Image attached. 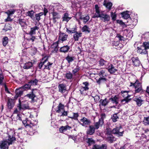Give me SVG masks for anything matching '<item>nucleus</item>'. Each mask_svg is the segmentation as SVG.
Masks as SVG:
<instances>
[{
  "mask_svg": "<svg viewBox=\"0 0 149 149\" xmlns=\"http://www.w3.org/2000/svg\"><path fill=\"white\" fill-rule=\"evenodd\" d=\"M95 12L93 18H95L96 17H100L102 20H103L104 22H108L110 19L109 16L105 13L103 11H100L99 7L97 5H95Z\"/></svg>",
  "mask_w": 149,
  "mask_h": 149,
  "instance_id": "nucleus-1",
  "label": "nucleus"
},
{
  "mask_svg": "<svg viewBox=\"0 0 149 149\" xmlns=\"http://www.w3.org/2000/svg\"><path fill=\"white\" fill-rule=\"evenodd\" d=\"M137 52L141 54H146L148 53L147 49H149V43L148 42H144L142 45L138 47L137 48Z\"/></svg>",
  "mask_w": 149,
  "mask_h": 149,
  "instance_id": "nucleus-2",
  "label": "nucleus"
},
{
  "mask_svg": "<svg viewBox=\"0 0 149 149\" xmlns=\"http://www.w3.org/2000/svg\"><path fill=\"white\" fill-rule=\"evenodd\" d=\"M37 81L36 79L31 80L28 82V84H25L24 86L19 88V89L22 90L23 91H26L30 89L31 86L36 85Z\"/></svg>",
  "mask_w": 149,
  "mask_h": 149,
  "instance_id": "nucleus-3",
  "label": "nucleus"
},
{
  "mask_svg": "<svg viewBox=\"0 0 149 149\" xmlns=\"http://www.w3.org/2000/svg\"><path fill=\"white\" fill-rule=\"evenodd\" d=\"M134 86L135 89V92L136 93L140 92L142 90L141 84L139 82L138 80H136L134 83H131L130 86Z\"/></svg>",
  "mask_w": 149,
  "mask_h": 149,
  "instance_id": "nucleus-4",
  "label": "nucleus"
},
{
  "mask_svg": "<svg viewBox=\"0 0 149 149\" xmlns=\"http://www.w3.org/2000/svg\"><path fill=\"white\" fill-rule=\"evenodd\" d=\"M46 58H43L42 60L44 61L43 62H41L39 65V67L40 68H41L43 65H44L45 66L44 68L49 70V67L52 65V63H50L48 62L47 64H45L46 62H47V58L45 59Z\"/></svg>",
  "mask_w": 149,
  "mask_h": 149,
  "instance_id": "nucleus-5",
  "label": "nucleus"
},
{
  "mask_svg": "<svg viewBox=\"0 0 149 149\" xmlns=\"http://www.w3.org/2000/svg\"><path fill=\"white\" fill-rule=\"evenodd\" d=\"M7 134L8 136V139L7 140L9 141V143H12L16 140L15 137V132L13 130H11L8 132Z\"/></svg>",
  "mask_w": 149,
  "mask_h": 149,
  "instance_id": "nucleus-6",
  "label": "nucleus"
},
{
  "mask_svg": "<svg viewBox=\"0 0 149 149\" xmlns=\"http://www.w3.org/2000/svg\"><path fill=\"white\" fill-rule=\"evenodd\" d=\"M7 140L0 141V148L1 149H8V146L12 144L10 143Z\"/></svg>",
  "mask_w": 149,
  "mask_h": 149,
  "instance_id": "nucleus-7",
  "label": "nucleus"
},
{
  "mask_svg": "<svg viewBox=\"0 0 149 149\" xmlns=\"http://www.w3.org/2000/svg\"><path fill=\"white\" fill-rule=\"evenodd\" d=\"M123 130L121 126L113 129L112 131V133L114 134H116L119 136H122Z\"/></svg>",
  "mask_w": 149,
  "mask_h": 149,
  "instance_id": "nucleus-8",
  "label": "nucleus"
},
{
  "mask_svg": "<svg viewBox=\"0 0 149 149\" xmlns=\"http://www.w3.org/2000/svg\"><path fill=\"white\" fill-rule=\"evenodd\" d=\"M99 75L101 77L97 81V83L100 84L102 80L106 81V79L104 77L107 75L105 70H101L99 73Z\"/></svg>",
  "mask_w": 149,
  "mask_h": 149,
  "instance_id": "nucleus-9",
  "label": "nucleus"
},
{
  "mask_svg": "<svg viewBox=\"0 0 149 149\" xmlns=\"http://www.w3.org/2000/svg\"><path fill=\"white\" fill-rule=\"evenodd\" d=\"M79 124L84 126H86L91 123L90 120L85 117H83L80 120V121H78Z\"/></svg>",
  "mask_w": 149,
  "mask_h": 149,
  "instance_id": "nucleus-10",
  "label": "nucleus"
},
{
  "mask_svg": "<svg viewBox=\"0 0 149 149\" xmlns=\"http://www.w3.org/2000/svg\"><path fill=\"white\" fill-rule=\"evenodd\" d=\"M78 16V17L79 19L83 20V23L85 24L89 20L90 17L89 16L87 15L86 16L81 15L80 13H77V16Z\"/></svg>",
  "mask_w": 149,
  "mask_h": 149,
  "instance_id": "nucleus-11",
  "label": "nucleus"
},
{
  "mask_svg": "<svg viewBox=\"0 0 149 149\" xmlns=\"http://www.w3.org/2000/svg\"><path fill=\"white\" fill-rule=\"evenodd\" d=\"M22 123L26 128H31L32 126H34L37 124V122H36V123H33L32 121L30 123L29 121L26 120H23L22 121Z\"/></svg>",
  "mask_w": 149,
  "mask_h": 149,
  "instance_id": "nucleus-12",
  "label": "nucleus"
},
{
  "mask_svg": "<svg viewBox=\"0 0 149 149\" xmlns=\"http://www.w3.org/2000/svg\"><path fill=\"white\" fill-rule=\"evenodd\" d=\"M68 37V35L65 34L63 33H60L59 34L58 40V41L59 43L60 42H62L67 40Z\"/></svg>",
  "mask_w": 149,
  "mask_h": 149,
  "instance_id": "nucleus-13",
  "label": "nucleus"
},
{
  "mask_svg": "<svg viewBox=\"0 0 149 149\" xmlns=\"http://www.w3.org/2000/svg\"><path fill=\"white\" fill-rule=\"evenodd\" d=\"M132 65L135 67H138L141 64V62L137 57H133L132 58Z\"/></svg>",
  "mask_w": 149,
  "mask_h": 149,
  "instance_id": "nucleus-14",
  "label": "nucleus"
},
{
  "mask_svg": "<svg viewBox=\"0 0 149 149\" xmlns=\"http://www.w3.org/2000/svg\"><path fill=\"white\" fill-rule=\"evenodd\" d=\"M53 18L52 19L54 23H55L57 20L60 18L61 16L58 13L54 11L52 13Z\"/></svg>",
  "mask_w": 149,
  "mask_h": 149,
  "instance_id": "nucleus-15",
  "label": "nucleus"
},
{
  "mask_svg": "<svg viewBox=\"0 0 149 149\" xmlns=\"http://www.w3.org/2000/svg\"><path fill=\"white\" fill-rule=\"evenodd\" d=\"M108 71L111 74H113L117 71V68L112 64H110L107 68Z\"/></svg>",
  "mask_w": 149,
  "mask_h": 149,
  "instance_id": "nucleus-16",
  "label": "nucleus"
},
{
  "mask_svg": "<svg viewBox=\"0 0 149 149\" xmlns=\"http://www.w3.org/2000/svg\"><path fill=\"white\" fill-rule=\"evenodd\" d=\"M59 91L61 93H65L67 91L66 85L64 84H60L58 86Z\"/></svg>",
  "mask_w": 149,
  "mask_h": 149,
  "instance_id": "nucleus-17",
  "label": "nucleus"
},
{
  "mask_svg": "<svg viewBox=\"0 0 149 149\" xmlns=\"http://www.w3.org/2000/svg\"><path fill=\"white\" fill-rule=\"evenodd\" d=\"M17 107L18 108L19 111L21 109H28L29 108V107L26 104H21V102L20 100H19V103L17 106Z\"/></svg>",
  "mask_w": 149,
  "mask_h": 149,
  "instance_id": "nucleus-18",
  "label": "nucleus"
},
{
  "mask_svg": "<svg viewBox=\"0 0 149 149\" xmlns=\"http://www.w3.org/2000/svg\"><path fill=\"white\" fill-rule=\"evenodd\" d=\"M59 42L58 41L54 42L51 46V48L52 49V52H57L58 51V44Z\"/></svg>",
  "mask_w": 149,
  "mask_h": 149,
  "instance_id": "nucleus-19",
  "label": "nucleus"
},
{
  "mask_svg": "<svg viewBox=\"0 0 149 149\" xmlns=\"http://www.w3.org/2000/svg\"><path fill=\"white\" fill-rule=\"evenodd\" d=\"M64 106L61 103H60L55 110L56 112L58 113H62L64 111Z\"/></svg>",
  "mask_w": 149,
  "mask_h": 149,
  "instance_id": "nucleus-20",
  "label": "nucleus"
},
{
  "mask_svg": "<svg viewBox=\"0 0 149 149\" xmlns=\"http://www.w3.org/2000/svg\"><path fill=\"white\" fill-rule=\"evenodd\" d=\"M15 103L14 100L12 99H9L7 102V107L8 109H11L13 108Z\"/></svg>",
  "mask_w": 149,
  "mask_h": 149,
  "instance_id": "nucleus-21",
  "label": "nucleus"
},
{
  "mask_svg": "<svg viewBox=\"0 0 149 149\" xmlns=\"http://www.w3.org/2000/svg\"><path fill=\"white\" fill-rule=\"evenodd\" d=\"M71 17L69 16L68 14L67 13H64L62 17V21L67 23L71 19Z\"/></svg>",
  "mask_w": 149,
  "mask_h": 149,
  "instance_id": "nucleus-22",
  "label": "nucleus"
},
{
  "mask_svg": "<svg viewBox=\"0 0 149 149\" xmlns=\"http://www.w3.org/2000/svg\"><path fill=\"white\" fill-rule=\"evenodd\" d=\"M83 84L85 85V86L82 87L80 90L81 93L82 94L84 93V91L88 90L89 89L88 87V82H84Z\"/></svg>",
  "mask_w": 149,
  "mask_h": 149,
  "instance_id": "nucleus-23",
  "label": "nucleus"
},
{
  "mask_svg": "<svg viewBox=\"0 0 149 149\" xmlns=\"http://www.w3.org/2000/svg\"><path fill=\"white\" fill-rule=\"evenodd\" d=\"M19 89V88L17 89L15 91L16 95L15 96V99H17L18 97L20 96L23 93V90Z\"/></svg>",
  "mask_w": 149,
  "mask_h": 149,
  "instance_id": "nucleus-24",
  "label": "nucleus"
},
{
  "mask_svg": "<svg viewBox=\"0 0 149 149\" xmlns=\"http://www.w3.org/2000/svg\"><path fill=\"white\" fill-rule=\"evenodd\" d=\"M71 127L67 125L65 126H62L59 129V131L61 133H63L67 130H70Z\"/></svg>",
  "mask_w": 149,
  "mask_h": 149,
  "instance_id": "nucleus-25",
  "label": "nucleus"
},
{
  "mask_svg": "<svg viewBox=\"0 0 149 149\" xmlns=\"http://www.w3.org/2000/svg\"><path fill=\"white\" fill-rule=\"evenodd\" d=\"M95 128L93 125L89 126V129L87 132V133L88 134L92 135L95 132Z\"/></svg>",
  "mask_w": 149,
  "mask_h": 149,
  "instance_id": "nucleus-26",
  "label": "nucleus"
},
{
  "mask_svg": "<svg viewBox=\"0 0 149 149\" xmlns=\"http://www.w3.org/2000/svg\"><path fill=\"white\" fill-rule=\"evenodd\" d=\"M93 149H107V146L105 144H102L101 146L95 145L93 146Z\"/></svg>",
  "mask_w": 149,
  "mask_h": 149,
  "instance_id": "nucleus-27",
  "label": "nucleus"
},
{
  "mask_svg": "<svg viewBox=\"0 0 149 149\" xmlns=\"http://www.w3.org/2000/svg\"><path fill=\"white\" fill-rule=\"evenodd\" d=\"M69 49V47L68 45H65L61 47L59 51L61 52L65 53L68 52Z\"/></svg>",
  "mask_w": 149,
  "mask_h": 149,
  "instance_id": "nucleus-28",
  "label": "nucleus"
},
{
  "mask_svg": "<svg viewBox=\"0 0 149 149\" xmlns=\"http://www.w3.org/2000/svg\"><path fill=\"white\" fill-rule=\"evenodd\" d=\"M104 123V121L101 120H99L98 122L94 123V126L95 129H98L100 127L102 126Z\"/></svg>",
  "mask_w": 149,
  "mask_h": 149,
  "instance_id": "nucleus-29",
  "label": "nucleus"
},
{
  "mask_svg": "<svg viewBox=\"0 0 149 149\" xmlns=\"http://www.w3.org/2000/svg\"><path fill=\"white\" fill-rule=\"evenodd\" d=\"M119 97L118 95H116L114 97L110 99L113 103L117 104L118 102Z\"/></svg>",
  "mask_w": 149,
  "mask_h": 149,
  "instance_id": "nucleus-30",
  "label": "nucleus"
},
{
  "mask_svg": "<svg viewBox=\"0 0 149 149\" xmlns=\"http://www.w3.org/2000/svg\"><path fill=\"white\" fill-rule=\"evenodd\" d=\"M134 101L136 102L138 106H141L143 100L141 99L140 97H136L134 98Z\"/></svg>",
  "mask_w": 149,
  "mask_h": 149,
  "instance_id": "nucleus-31",
  "label": "nucleus"
},
{
  "mask_svg": "<svg viewBox=\"0 0 149 149\" xmlns=\"http://www.w3.org/2000/svg\"><path fill=\"white\" fill-rule=\"evenodd\" d=\"M82 33H78L76 32L73 35V38L75 41L78 40L79 38L81 36Z\"/></svg>",
  "mask_w": 149,
  "mask_h": 149,
  "instance_id": "nucleus-32",
  "label": "nucleus"
},
{
  "mask_svg": "<svg viewBox=\"0 0 149 149\" xmlns=\"http://www.w3.org/2000/svg\"><path fill=\"white\" fill-rule=\"evenodd\" d=\"M129 12L128 11H126L122 13L121 14L122 15V17H123L124 19H127L130 17V15L128 13Z\"/></svg>",
  "mask_w": 149,
  "mask_h": 149,
  "instance_id": "nucleus-33",
  "label": "nucleus"
},
{
  "mask_svg": "<svg viewBox=\"0 0 149 149\" xmlns=\"http://www.w3.org/2000/svg\"><path fill=\"white\" fill-rule=\"evenodd\" d=\"M129 91H121L122 95L125 98L128 97V98L130 97V95H129L128 92Z\"/></svg>",
  "mask_w": 149,
  "mask_h": 149,
  "instance_id": "nucleus-34",
  "label": "nucleus"
},
{
  "mask_svg": "<svg viewBox=\"0 0 149 149\" xmlns=\"http://www.w3.org/2000/svg\"><path fill=\"white\" fill-rule=\"evenodd\" d=\"M103 5H104L107 8H108L109 9H110L112 5V4L111 2H106V0H105L104 1L103 3Z\"/></svg>",
  "mask_w": 149,
  "mask_h": 149,
  "instance_id": "nucleus-35",
  "label": "nucleus"
},
{
  "mask_svg": "<svg viewBox=\"0 0 149 149\" xmlns=\"http://www.w3.org/2000/svg\"><path fill=\"white\" fill-rule=\"evenodd\" d=\"M32 63L31 62H28L24 64L23 68L24 69H28L32 66Z\"/></svg>",
  "mask_w": 149,
  "mask_h": 149,
  "instance_id": "nucleus-36",
  "label": "nucleus"
},
{
  "mask_svg": "<svg viewBox=\"0 0 149 149\" xmlns=\"http://www.w3.org/2000/svg\"><path fill=\"white\" fill-rule=\"evenodd\" d=\"M18 23H19L22 27L26 25V21L23 19H19Z\"/></svg>",
  "mask_w": 149,
  "mask_h": 149,
  "instance_id": "nucleus-37",
  "label": "nucleus"
},
{
  "mask_svg": "<svg viewBox=\"0 0 149 149\" xmlns=\"http://www.w3.org/2000/svg\"><path fill=\"white\" fill-rule=\"evenodd\" d=\"M8 39L7 37H4L2 39V44L3 46L5 47L8 43Z\"/></svg>",
  "mask_w": 149,
  "mask_h": 149,
  "instance_id": "nucleus-38",
  "label": "nucleus"
},
{
  "mask_svg": "<svg viewBox=\"0 0 149 149\" xmlns=\"http://www.w3.org/2000/svg\"><path fill=\"white\" fill-rule=\"evenodd\" d=\"M37 29V27L35 26L31 29V31L29 32V34L31 36L36 33V30Z\"/></svg>",
  "mask_w": 149,
  "mask_h": 149,
  "instance_id": "nucleus-39",
  "label": "nucleus"
},
{
  "mask_svg": "<svg viewBox=\"0 0 149 149\" xmlns=\"http://www.w3.org/2000/svg\"><path fill=\"white\" fill-rule=\"evenodd\" d=\"M143 124L145 125H149V117H144L143 122Z\"/></svg>",
  "mask_w": 149,
  "mask_h": 149,
  "instance_id": "nucleus-40",
  "label": "nucleus"
},
{
  "mask_svg": "<svg viewBox=\"0 0 149 149\" xmlns=\"http://www.w3.org/2000/svg\"><path fill=\"white\" fill-rule=\"evenodd\" d=\"M36 90L34 89H33L32 90V93L30 94H28L26 95V96L29 97L30 98H31L33 99V98L35 97V91Z\"/></svg>",
  "mask_w": 149,
  "mask_h": 149,
  "instance_id": "nucleus-41",
  "label": "nucleus"
},
{
  "mask_svg": "<svg viewBox=\"0 0 149 149\" xmlns=\"http://www.w3.org/2000/svg\"><path fill=\"white\" fill-rule=\"evenodd\" d=\"M74 59V57L71 56H68L66 58V59L67 60L69 63H70L73 61Z\"/></svg>",
  "mask_w": 149,
  "mask_h": 149,
  "instance_id": "nucleus-42",
  "label": "nucleus"
},
{
  "mask_svg": "<svg viewBox=\"0 0 149 149\" xmlns=\"http://www.w3.org/2000/svg\"><path fill=\"white\" fill-rule=\"evenodd\" d=\"M115 138L111 135H109L107 138V140L110 143H112L114 140Z\"/></svg>",
  "mask_w": 149,
  "mask_h": 149,
  "instance_id": "nucleus-43",
  "label": "nucleus"
},
{
  "mask_svg": "<svg viewBox=\"0 0 149 149\" xmlns=\"http://www.w3.org/2000/svg\"><path fill=\"white\" fill-rule=\"evenodd\" d=\"M82 31L83 32H87L89 33L90 31V29L87 25H85L83 27Z\"/></svg>",
  "mask_w": 149,
  "mask_h": 149,
  "instance_id": "nucleus-44",
  "label": "nucleus"
},
{
  "mask_svg": "<svg viewBox=\"0 0 149 149\" xmlns=\"http://www.w3.org/2000/svg\"><path fill=\"white\" fill-rule=\"evenodd\" d=\"M100 102L102 105L105 106L107 104L108 102L107 101V99H105L104 100H100Z\"/></svg>",
  "mask_w": 149,
  "mask_h": 149,
  "instance_id": "nucleus-45",
  "label": "nucleus"
},
{
  "mask_svg": "<svg viewBox=\"0 0 149 149\" xmlns=\"http://www.w3.org/2000/svg\"><path fill=\"white\" fill-rule=\"evenodd\" d=\"M65 77L68 79H71L72 77V74L70 72H69L65 74Z\"/></svg>",
  "mask_w": 149,
  "mask_h": 149,
  "instance_id": "nucleus-46",
  "label": "nucleus"
},
{
  "mask_svg": "<svg viewBox=\"0 0 149 149\" xmlns=\"http://www.w3.org/2000/svg\"><path fill=\"white\" fill-rule=\"evenodd\" d=\"M111 16L112 20L113 21H115L116 20V19L117 15L115 12L113 13V12H111Z\"/></svg>",
  "mask_w": 149,
  "mask_h": 149,
  "instance_id": "nucleus-47",
  "label": "nucleus"
},
{
  "mask_svg": "<svg viewBox=\"0 0 149 149\" xmlns=\"http://www.w3.org/2000/svg\"><path fill=\"white\" fill-rule=\"evenodd\" d=\"M15 10L14 9L9 10L6 12L8 15H10L15 13Z\"/></svg>",
  "mask_w": 149,
  "mask_h": 149,
  "instance_id": "nucleus-48",
  "label": "nucleus"
},
{
  "mask_svg": "<svg viewBox=\"0 0 149 149\" xmlns=\"http://www.w3.org/2000/svg\"><path fill=\"white\" fill-rule=\"evenodd\" d=\"M131 100V98H128V97L125 98L122 100L121 102L123 104H125L129 102Z\"/></svg>",
  "mask_w": 149,
  "mask_h": 149,
  "instance_id": "nucleus-49",
  "label": "nucleus"
},
{
  "mask_svg": "<svg viewBox=\"0 0 149 149\" xmlns=\"http://www.w3.org/2000/svg\"><path fill=\"white\" fill-rule=\"evenodd\" d=\"M87 143L88 144L89 146L93 144L94 143V141L91 138H88L87 139Z\"/></svg>",
  "mask_w": 149,
  "mask_h": 149,
  "instance_id": "nucleus-50",
  "label": "nucleus"
},
{
  "mask_svg": "<svg viewBox=\"0 0 149 149\" xmlns=\"http://www.w3.org/2000/svg\"><path fill=\"white\" fill-rule=\"evenodd\" d=\"M73 116L72 117H70L71 118H73L75 120H77V118L79 116L78 113H73Z\"/></svg>",
  "mask_w": 149,
  "mask_h": 149,
  "instance_id": "nucleus-51",
  "label": "nucleus"
},
{
  "mask_svg": "<svg viewBox=\"0 0 149 149\" xmlns=\"http://www.w3.org/2000/svg\"><path fill=\"white\" fill-rule=\"evenodd\" d=\"M118 117L116 114L113 115L112 117V119L113 122H116L117 121V119H118Z\"/></svg>",
  "mask_w": 149,
  "mask_h": 149,
  "instance_id": "nucleus-52",
  "label": "nucleus"
},
{
  "mask_svg": "<svg viewBox=\"0 0 149 149\" xmlns=\"http://www.w3.org/2000/svg\"><path fill=\"white\" fill-rule=\"evenodd\" d=\"M107 61L101 59L99 61V63L100 65L103 66L104 65Z\"/></svg>",
  "mask_w": 149,
  "mask_h": 149,
  "instance_id": "nucleus-53",
  "label": "nucleus"
},
{
  "mask_svg": "<svg viewBox=\"0 0 149 149\" xmlns=\"http://www.w3.org/2000/svg\"><path fill=\"white\" fill-rule=\"evenodd\" d=\"M34 12L33 11H29L28 13H27V15L30 16L31 18L33 19V15Z\"/></svg>",
  "mask_w": 149,
  "mask_h": 149,
  "instance_id": "nucleus-54",
  "label": "nucleus"
},
{
  "mask_svg": "<svg viewBox=\"0 0 149 149\" xmlns=\"http://www.w3.org/2000/svg\"><path fill=\"white\" fill-rule=\"evenodd\" d=\"M4 77L1 74H0V85H2L3 82Z\"/></svg>",
  "mask_w": 149,
  "mask_h": 149,
  "instance_id": "nucleus-55",
  "label": "nucleus"
},
{
  "mask_svg": "<svg viewBox=\"0 0 149 149\" xmlns=\"http://www.w3.org/2000/svg\"><path fill=\"white\" fill-rule=\"evenodd\" d=\"M67 32L69 33H75L76 32L74 29H73L72 30H70L67 28Z\"/></svg>",
  "mask_w": 149,
  "mask_h": 149,
  "instance_id": "nucleus-56",
  "label": "nucleus"
},
{
  "mask_svg": "<svg viewBox=\"0 0 149 149\" xmlns=\"http://www.w3.org/2000/svg\"><path fill=\"white\" fill-rule=\"evenodd\" d=\"M92 97H93L94 99V100L95 101V102H97L99 100L100 98V96L97 95H96L94 97L92 96Z\"/></svg>",
  "mask_w": 149,
  "mask_h": 149,
  "instance_id": "nucleus-57",
  "label": "nucleus"
},
{
  "mask_svg": "<svg viewBox=\"0 0 149 149\" xmlns=\"http://www.w3.org/2000/svg\"><path fill=\"white\" fill-rule=\"evenodd\" d=\"M37 51V49L36 48H32V55H34L36 53Z\"/></svg>",
  "mask_w": 149,
  "mask_h": 149,
  "instance_id": "nucleus-58",
  "label": "nucleus"
},
{
  "mask_svg": "<svg viewBox=\"0 0 149 149\" xmlns=\"http://www.w3.org/2000/svg\"><path fill=\"white\" fill-rule=\"evenodd\" d=\"M101 118L99 120H102L103 121V119L105 118V115L104 113H102L101 115Z\"/></svg>",
  "mask_w": 149,
  "mask_h": 149,
  "instance_id": "nucleus-59",
  "label": "nucleus"
},
{
  "mask_svg": "<svg viewBox=\"0 0 149 149\" xmlns=\"http://www.w3.org/2000/svg\"><path fill=\"white\" fill-rule=\"evenodd\" d=\"M79 70V68L78 67H77L72 70V72L74 74H75L78 72Z\"/></svg>",
  "mask_w": 149,
  "mask_h": 149,
  "instance_id": "nucleus-60",
  "label": "nucleus"
},
{
  "mask_svg": "<svg viewBox=\"0 0 149 149\" xmlns=\"http://www.w3.org/2000/svg\"><path fill=\"white\" fill-rule=\"evenodd\" d=\"M116 37L118 38H119V40L121 41L123 40V36H122L119 34H118Z\"/></svg>",
  "mask_w": 149,
  "mask_h": 149,
  "instance_id": "nucleus-61",
  "label": "nucleus"
},
{
  "mask_svg": "<svg viewBox=\"0 0 149 149\" xmlns=\"http://www.w3.org/2000/svg\"><path fill=\"white\" fill-rule=\"evenodd\" d=\"M10 16V15H8L7 18L5 19L6 22H11L12 21V19H11Z\"/></svg>",
  "mask_w": 149,
  "mask_h": 149,
  "instance_id": "nucleus-62",
  "label": "nucleus"
},
{
  "mask_svg": "<svg viewBox=\"0 0 149 149\" xmlns=\"http://www.w3.org/2000/svg\"><path fill=\"white\" fill-rule=\"evenodd\" d=\"M62 116H67V111H65L64 110V111L62 113Z\"/></svg>",
  "mask_w": 149,
  "mask_h": 149,
  "instance_id": "nucleus-63",
  "label": "nucleus"
},
{
  "mask_svg": "<svg viewBox=\"0 0 149 149\" xmlns=\"http://www.w3.org/2000/svg\"><path fill=\"white\" fill-rule=\"evenodd\" d=\"M48 13V10L46 8H45L44 9V14L45 16L46 15L47 13Z\"/></svg>",
  "mask_w": 149,
  "mask_h": 149,
  "instance_id": "nucleus-64",
  "label": "nucleus"
}]
</instances>
